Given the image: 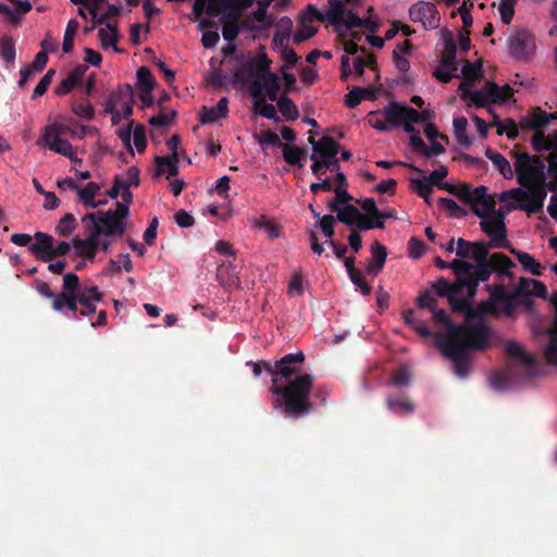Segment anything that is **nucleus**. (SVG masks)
Returning a JSON list of instances; mask_svg holds the SVG:
<instances>
[{"label": "nucleus", "mask_w": 557, "mask_h": 557, "mask_svg": "<svg viewBox=\"0 0 557 557\" xmlns=\"http://www.w3.org/2000/svg\"><path fill=\"white\" fill-rule=\"evenodd\" d=\"M453 310L466 313V324L457 326L450 323L445 310L434 311V320L445 326V335H437L436 343L445 348H482L484 346L500 345L498 337L486 323L479 319L482 314H510L512 299L505 295L504 287H497L491 298L481 302L473 309L468 300H450Z\"/></svg>", "instance_id": "obj_1"}, {"label": "nucleus", "mask_w": 557, "mask_h": 557, "mask_svg": "<svg viewBox=\"0 0 557 557\" xmlns=\"http://www.w3.org/2000/svg\"><path fill=\"white\" fill-rule=\"evenodd\" d=\"M535 356L530 350H505L504 364L486 374L491 389L505 393L530 386L535 380L557 369V350H542Z\"/></svg>", "instance_id": "obj_2"}, {"label": "nucleus", "mask_w": 557, "mask_h": 557, "mask_svg": "<svg viewBox=\"0 0 557 557\" xmlns=\"http://www.w3.org/2000/svg\"><path fill=\"white\" fill-rule=\"evenodd\" d=\"M456 255L459 259L453 260L449 269L458 276L459 285H467L468 298H473L479 283L491 275L487 267L488 247L481 242L459 238L456 242Z\"/></svg>", "instance_id": "obj_3"}, {"label": "nucleus", "mask_w": 557, "mask_h": 557, "mask_svg": "<svg viewBox=\"0 0 557 557\" xmlns=\"http://www.w3.org/2000/svg\"><path fill=\"white\" fill-rule=\"evenodd\" d=\"M295 379L287 380L286 384L278 385V379H273L270 392L277 396V404L287 417H305L313 411L310 393L313 389V375L308 373L294 374Z\"/></svg>", "instance_id": "obj_4"}, {"label": "nucleus", "mask_w": 557, "mask_h": 557, "mask_svg": "<svg viewBox=\"0 0 557 557\" xmlns=\"http://www.w3.org/2000/svg\"><path fill=\"white\" fill-rule=\"evenodd\" d=\"M511 154L515 158L513 166L518 183L533 194L528 209L540 211L547 196L545 164L539 157L525 152L512 151Z\"/></svg>", "instance_id": "obj_5"}, {"label": "nucleus", "mask_w": 557, "mask_h": 557, "mask_svg": "<svg viewBox=\"0 0 557 557\" xmlns=\"http://www.w3.org/2000/svg\"><path fill=\"white\" fill-rule=\"evenodd\" d=\"M91 131V127L81 125L79 132H77L74 128L67 127L62 121L55 120L42 128L36 144L41 148L49 149L70 159L72 163H82L83 160L78 157V148L74 147L62 135L70 133L73 137L84 138Z\"/></svg>", "instance_id": "obj_6"}, {"label": "nucleus", "mask_w": 557, "mask_h": 557, "mask_svg": "<svg viewBox=\"0 0 557 557\" xmlns=\"http://www.w3.org/2000/svg\"><path fill=\"white\" fill-rule=\"evenodd\" d=\"M91 131V127L81 125L79 132H77L74 128L67 127L62 121L55 120L42 128L36 144L41 148L49 149L70 159L72 163H82L83 160L78 157V148L74 147L62 135L70 133L73 137L84 138Z\"/></svg>", "instance_id": "obj_7"}, {"label": "nucleus", "mask_w": 557, "mask_h": 557, "mask_svg": "<svg viewBox=\"0 0 557 557\" xmlns=\"http://www.w3.org/2000/svg\"><path fill=\"white\" fill-rule=\"evenodd\" d=\"M270 64L271 61L264 53L258 54L248 63L253 98L268 97L271 100L277 98L280 91L278 76L270 72Z\"/></svg>", "instance_id": "obj_8"}, {"label": "nucleus", "mask_w": 557, "mask_h": 557, "mask_svg": "<svg viewBox=\"0 0 557 557\" xmlns=\"http://www.w3.org/2000/svg\"><path fill=\"white\" fill-rule=\"evenodd\" d=\"M312 146L311 170L318 178L324 174L325 170L337 171L339 169L338 159L336 158L341 145L332 137L323 136L319 140H314L313 136L309 137Z\"/></svg>", "instance_id": "obj_9"}, {"label": "nucleus", "mask_w": 557, "mask_h": 557, "mask_svg": "<svg viewBox=\"0 0 557 557\" xmlns=\"http://www.w3.org/2000/svg\"><path fill=\"white\" fill-rule=\"evenodd\" d=\"M460 96L476 107H486L490 103H503L512 97V88L509 85L498 86L493 82H486L479 90H471V84L459 85Z\"/></svg>", "instance_id": "obj_10"}, {"label": "nucleus", "mask_w": 557, "mask_h": 557, "mask_svg": "<svg viewBox=\"0 0 557 557\" xmlns=\"http://www.w3.org/2000/svg\"><path fill=\"white\" fill-rule=\"evenodd\" d=\"M351 0H330L329 8L324 14V21L337 26L344 24L347 28L364 26L373 29L375 24L370 18H360L354 8H348Z\"/></svg>", "instance_id": "obj_11"}, {"label": "nucleus", "mask_w": 557, "mask_h": 557, "mask_svg": "<svg viewBox=\"0 0 557 557\" xmlns=\"http://www.w3.org/2000/svg\"><path fill=\"white\" fill-rule=\"evenodd\" d=\"M305 362V355L302 350L296 354L285 355L282 359L277 360L274 366L269 362H256L253 364L255 375H260L261 367L263 366L268 372L272 373L273 380L290 379L293 375L300 373V364Z\"/></svg>", "instance_id": "obj_12"}, {"label": "nucleus", "mask_w": 557, "mask_h": 557, "mask_svg": "<svg viewBox=\"0 0 557 557\" xmlns=\"http://www.w3.org/2000/svg\"><path fill=\"white\" fill-rule=\"evenodd\" d=\"M127 211L125 205H116L115 210L101 213L97 216L95 213H89L85 216L84 221L90 220L92 227L101 228V234L107 238L109 235H122L126 226Z\"/></svg>", "instance_id": "obj_13"}, {"label": "nucleus", "mask_w": 557, "mask_h": 557, "mask_svg": "<svg viewBox=\"0 0 557 557\" xmlns=\"http://www.w3.org/2000/svg\"><path fill=\"white\" fill-rule=\"evenodd\" d=\"M72 245L78 257L94 260L98 251L108 250L110 243L108 238L101 234V228L98 225L97 227H91L86 238H74Z\"/></svg>", "instance_id": "obj_14"}, {"label": "nucleus", "mask_w": 557, "mask_h": 557, "mask_svg": "<svg viewBox=\"0 0 557 557\" xmlns=\"http://www.w3.org/2000/svg\"><path fill=\"white\" fill-rule=\"evenodd\" d=\"M385 116L392 127L403 126L407 133H413V124L419 122L420 112L410 107L392 102L385 107Z\"/></svg>", "instance_id": "obj_15"}, {"label": "nucleus", "mask_w": 557, "mask_h": 557, "mask_svg": "<svg viewBox=\"0 0 557 557\" xmlns=\"http://www.w3.org/2000/svg\"><path fill=\"white\" fill-rule=\"evenodd\" d=\"M536 50L532 34L525 29L515 32L508 39L509 54L519 61L530 60Z\"/></svg>", "instance_id": "obj_16"}, {"label": "nucleus", "mask_w": 557, "mask_h": 557, "mask_svg": "<svg viewBox=\"0 0 557 557\" xmlns=\"http://www.w3.org/2000/svg\"><path fill=\"white\" fill-rule=\"evenodd\" d=\"M505 215L502 211H496L481 219V230L491 238V247H506V225Z\"/></svg>", "instance_id": "obj_17"}, {"label": "nucleus", "mask_w": 557, "mask_h": 557, "mask_svg": "<svg viewBox=\"0 0 557 557\" xmlns=\"http://www.w3.org/2000/svg\"><path fill=\"white\" fill-rule=\"evenodd\" d=\"M324 22V14L312 5H309L301 16L297 32L294 35V42L300 44L311 38L317 32V23Z\"/></svg>", "instance_id": "obj_18"}, {"label": "nucleus", "mask_w": 557, "mask_h": 557, "mask_svg": "<svg viewBox=\"0 0 557 557\" xmlns=\"http://www.w3.org/2000/svg\"><path fill=\"white\" fill-rule=\"evenodd\" d=\"M446 361L453 366L458 377L466 379L472 370L473 352L476 350H440Z\"/></svg>", "instance_id": "obj_19"}, {"label": "nucleus", "mask_w": 557, "mask_h": 557, "mask_svg": "<svg viewBox=\"0 0 557 557\" xmlns=\"http://www.w3.org/2000/svg\"><path fill=\"white\" fill-rule=\"evenodd\" d=\"M409 16L412 22H419L426 28H436L440 23V14L431 2L419 1L410 7Z\"/></svg>", "instance_id": "obj_20"}, {"label": "nucleus", "mask_w": 557, "mask_h": 557, "mask_svg": "<svg viewBox=\"0 0 557 557\" xmlns=\"http://www.w3.org/2000/svg\"><path fill=\"white\" fill-rule=\"evenodd\" d=\"M473 198L470 201L472 211L480 218L487 216L495 211L496 201L487 195V188L485 186H479L473 189Z\"/></svg>", "instance_id": "obj_21"}, {"label": "nucleus", "mask_w": 557, "mask_h": 557, "mask_svg": "<svg viewBox=\"0 0 557 557\" xmlns=\"http://www.w3.org/2000/svg\"><path fill=\"white\" fill-rule=\"evenodd\" d=\"M102 294L96 285H84L78 290V301L82 306L81 314L90 315L97 312V304L102 300Z\"/></svg>", "instance_id": "obj_22"}, {"label": "nucleus", "mask_w": 557, "mask_h": 557, "mask_svg": "<svg viewBox=\"0 0 557 557\" xmlns=\"http://www.w3.org/2000/svg\"><path fill=\"white\" fill-rule=\"evenodd\" d=\"M133 125V121H129L126 129H119L117 134L122 139L123 144L131 149V140L133 139L134 146L136 147L138 152H143L146 149L147 140L145 129L141 125H136L134 127L133 133L131 132V127Z\"/></svg>", "instance_id": "obj_23"}, {"label": "nucleus", "mask_w": 557, "mask_h": 557, "mask_svg": "<svg viewBox=\"0 0 557 557\" xmlns=\"http://www.w3.org/2000/svg\"><path fill=\"white\" fill-rule=\"evenodd\" d=\"M216 278L227 290L242 289L238 272L232 263H222L216 271Z\"/></svg>", "instance_id": "obj_24"}, {"label": "nucleus", "mask_w": 557, "mask_h": 557, "mask_svg": "<svg viewBox=\"0 0 557 557\" xmlns=\"http://www.w3.org/2000/svg\"><path fill=\"white\" fill-rule=\"evenodd\" d=\"M52 236L37 232L35 234V243L29 247V250L40 260L50 261L52 260Z\"/></svg>", "instance_id": "obj_25"}, {"label": "nucleus", "mask_w": 557, "mask_h": 557, "mask_svg": "<svg viewBox=\"0 0 557 557\" xmlns=\"http://www.w3.org/2000/svg\"><path fill=\"white\" fill-rule=\"evenodd\" d=\"M228 113V100L227 98H222L215 106L213 107H202L200 112V121L202 124L215 123L220 120H223L227 116Z\"/></svg>", "instance_id": "obj_26"}, {"label": "nucleus", "mask_w": 557, "mask_h": 557, "mask_svg": "<svg viewBox=\"0 0 557 557\" xmlns=\"http://www.w3.org/2000/svg\"><path fill=\"white\" fill-rule=\"evenodd\" d=\"M552 119H555V116L548 115L546 112L542 111L540 108H536L520 120L519 126L522 129H536L537 131V128L547 125Z\"/></svg>", "instance_id": "obj_27"}, {"label": "nucleus", "mask_w": 557, "mask_h": 557, "mask_svg": "<svg viewBox=\"0 0 557 557\" xmlns=\"http://www.w3.org/2000/svg\"><path fill=\"white\" fill-rule=\"evenodd\" d=\"M532 191L528 190V189H522V188H512V189H509V190H506L504 193L500 194L499 196V200L500 201H507L509 199H512V200H516L519 205H518V208L528 212V213H535L536 211H530L528 206L531 203L532 201Z\"/></svg>", "instance_id": "obj_28"}, {"label": "nucleus", "mask_w": 557, "mask_h": 557, "mask_svg": "<svg viewBox=\"0 0 557 557\" xmlns=\"http://www.w3.org/2000/svg\"><path fill=\"white\" fill-rule=\"evenodd\" d=\"M87 67L79 65L72 70L67 76L62 79L58 86L55 87L54 91L57 95H66L69 94L76 85L77 83L83 78Z\"/></svg>", "instance_id": "obj_29"}, {"label": "nucleus", "mask_w": 557, "mask_h": 557, "mask_svg": "<svg viewBox=\"0 0 557 557\" xmlns=\"http://www.w3.org/2000/svg\"><path fill=\"white\" fill-rule=\"evenodd\" d=\"M101 186L95 182L88 183L86 186H78L77 196L78 200L89 208H97L101 202H96L95 198L100 193Z\"/></svg>", "instance_id": "obj_30"}, {"label": "nucleus", "mask_w": 557, "mask_h": 557, "mask_svg": "<svg viewBox=\"0 0 557 557\" xmlns=\"http://www.w3.org/2000/svg\"><path fill=\"white\" fill-rule=\"evenodd\" d=\"M252 226L263 230L270 239L280 237L282 233V226L274 219H270L265 215L253 218Z\"/></svg>", "instance_id": "obj_31"}, {"label": "nucleus", "mask_w": 557, "mask_h": 557, "mask_svg": "<svg viewBox=\"0 0 557 557\" xmlns=\"http://www.w3.org/2000/svg\"><path fill=\"white\" fill-rule=\"evenodd\" d=\"M371 255L373 261L368 264L367 272L376 275L385 263L387 252L383 245L379 242H374L371 247Z\"/></svg>", "instance_id": "obj_32"}, {"label": "nucleus", "mask_w": 557, "mask_h": 557, "mask_svg": "<svg viewBox=\"0 0 557 557\" xmlns=\"http://www.w3.org/2000/svg\"><path fill=\"white\" fill-rule=\"evenodd\" d=\"M412 375V367L409 363L399 364L391 372V383L396 387L409 386Z\"/></svg>", "instance_id": "obj_33"}, {"label": "nucleus", "mask_w": 557, "mask_h": 557, "mask_svg": "<svg viewBox=\"0 0 557 557\" xmlns=\"http://www.w3.org/2000/svg\"><path fill=\"white\" fill-rule=\"evenodd\" d=\"M432 287L438 296H448L450 300L455 299L457 295L462 294L465 289L467 290V285H459L458 280L456 281L455 284L450 285L447 281L442 278L436 281Z\"/></svg>", "instance_id": "obj_34"}, {"label": "nucleus", "mask_w": 557, "mask_h": 557, "mask_svg": "<svg viewBox=\"0 0 557 557\" xmlns=\"http://www.w3.org/2000/svg\"><path fill=\"white\" fill-rule=\"evenodd\" d=\"M485 156L493 162L506 180H511L513 177L515 170H512L509 161L502 153L487 149L485 151Z\"/></svg>", "instance_id": "obj_35"}, {"label": "nucleus", "mask_w": 557, "mask_h": 557, "mask_svg": "<svg viewBox=\"0 0 557 557\" xmlns=\"http://www.w3.org/2000/svg\"><path fill=\"white\" fill-rule=\"evenodd\" d=\"M375 95L371 88L355 87L345 96V103L349 108L357 107L363 99H374Z\"/></svg>", "instance_id": "obj_36"}, {"label": "nucleus", "mask_w": 557, "mask_h": 557, "mask_svg": "<svg viewBox=\"0 0 557 557\" xmlns=\"http://www.w3.org/2000/svg\"><path fill=\"white\" fill-rule=\"evenodd\" d=\"M333 210L337 212V219L348 226H356L361 218V212L354 206L347 205L343 208L333 206Z\"/></svg>", "instance_id": "obj_37"}, {"label": "nucleus", "mask_w": 557, "mask_h": 557, "mask_svg": "<svg viewBox=\"0 0 557 557\" xmlns=\"http://www.w3.org/2000/svg\"><path fill=\"white\" fill-rule=\"evenodd\" d=\"M157 175H166L168 178L178 173L177 161L169 157H157L156 160Z\"/></svg>", "instance_id": "obj_38"}, {"label": "nucleus", "mask_w": 557, "mask_h": 557, "mask_svg": "<svg viewBox=\"0 0 557 557\" xmlns=\"http://www.w3.org/2000/svg\"><path fill=\"white\" fill-rule=\"evenodd\" d=\"M98 34L102 47H113L116 50V44L119 40L116 26L108 23L106 27L99 28Z\"/></svg>", "instance_id": "obj_39"}, {"label": "nucleus", "mask_w": 557, "mask_h": 557, "mask_svg": "<svg viewBox=\"0 0 557 557\" xmlns=\"http://www.w3.org/2000/svg\"><path fill=\"white\" fill-rule=\"evenodd\" d=\"M487 264L491 272L495 270L503 274L508 273V269L513 265L512 261L500 252L492 255L490 260H487Z\"/></svg>", "instance_id": "obj_40"}, {"label": "nucleus", "mask_w": 557, "mask_h": 557, "mask_svg": "<svg viewBox=\"0 0 557 557\" xmlns=\"http://www.w3.org/2000/svg\"><path fill=\"white\" fill-rule=\"evenodd\" d=\"M277 108L286 120L295 121L298 119V109L290 98L286 96L281 97L277 100Z\"/></svg>", "instance_id": "obj_41"}, {"label": "nucleus", "mask_w": 557, "mask_h": 557, "mask_svg": "<svg viewBox=\"0 0 557 557\" xmlns=\"http://www.w3.org/2000/svg\"><path fill=\"white\" fill-rule=\"evenodd\" d=\"M386 407L387 409L396 412V413H412L414 410V406L406 398H386Z\"/></svg>", "instance_id": "obj_42"}, {"label": "nucleus", "mask_w": 557, "mask_h": 557, "mask_svg": "<svg viewBox=\"0 0 557 557\" xmlns=\"http://www.w3.org/2000/svg\"><path fill=\"white\" fill-rule=\"evenodd\" d=\"M410 185H411V188L419 196H421L425 200L426 203H429V205L431 203L430 196H431L433 188H432V184L430 183V180H428V177L410 178Z\"/></svg>", "instance_id": "obj_43"}, {"label": "nucleus", "mask_w": 557, "mask_h": 557, "mask_svg": "<svg viewBox=\"0 0 557 557\" xmlns=\"http://www.w3.org/2000/svg\"><path fill=\"white\" fill-rule=\"evenodd\" d=\"M251 20V27L257 29L268 28L273 23L272 17L268 15L264 7H258V9L252 12Z\"/></svg>", "instance_id": "obj_44"}, {"label": "nucleus", "mask_w": 557, "mask_h": 557, "mask_svg": "<svg viewBox=\"0 0 557 557\" xmlns=\"http://www.w3.org/2000/svg\"><path fill=\"white\" fill-rule=\"evenodd\" d=\"M454 134L459 145L468 146L470 145V139L467 136V127L468 121L466 117H457L454 120Z\"/></svg>", "instance_id": "obj_45"}, {"label": "nucleus", "mask_w": 557, "mask_h": 557, "mask_svg": "<svg viewBox=\"0 0 557 557\" xmlns=\"http://www.w3.org/2000/svg\"><path fill=\"white\" fill-rule=\"evenodd\" d=\"M139 88L143 92L149 94L154 87V78L148 67L141 66L137 71Z\"/></svg>", "instance_id": "obj_46"}, {"label": "nucleus", "mask_w": 557, "mask_h": 557, "mask_svg": "<svg viewBox=\"0 0 557 557\" xmlns=\"http://www.w3.org/2000/svg\"><path fill=\"white\" fill-rule=\"evenodd\" d=\"M463 82L471 84V89L473 88L474 82L481 77L482 75V65L480 63H470L467 62L461 70Z\"/></svg>", "instance_id": "obj_47"}, {"label": "nucleus", "mask_w": 557, "mask_h": 557, "mask_svg": "<svg viewBox=\"0 0 557 557\" xmlns=\"http://www.w3.org/2000/svg\"><path fill=\"white\" fill-rule=\"evenodd\" d=\"M404 321L408 325H410L419 335L421 336H429L430 332L424 324V322L417 319L416 313L413 310H407L404 312Z\"/></svg>", "instance_id": "obj_48"}, {"label": "nucleus", "mask_w": 557, "mask_h": 557, "mask_svg": "<svg viewBox=\"0 0 557 557\" xmlns=\"http://www.w3.org/2000/svg\"><path fill=\"white\" fill-rule=\"evenodd\" d=\"M356 226L360 231H367L371 228H383L384 222L382 221V216L374 218V215L372 214L361 213V218L358 220Z\"/></svg>", "instance_id": "obj_49"}, {"label": "nucleus", "mask_w": 557, "mask_h": 557, "mask_svg": "<svg viewBox=\"0 0 557 557\" xmlns=\"http://www.w3.org/2000/svg\"><path fill=\"white\" fill-rule=\"evenodd\" d=\"M494 125L497 128V135L506 134L509 139H515L519 134L518 125L511 119L496 121L494 122Z\"/></svg>", "instance_id": "obj_50"}, {"label": "nucleus", "mask_w": 557, "mask_h": 557, "mask_svg": "<svg viewBox=\"0 0 557 557\" xmlns=\"http://www.w3.org/2000/svg\"><path fill=\"white\" fill-rule=\"evenodd\" d=\"M113 102L119 103L121 113L123 114V116L125 119L128 120L133 112L132 104H133L134 100H133L132 94L131 92H121L115 96V98L113 99Z\"/></svg>", "instance_id": "obj_51"}, {"label": "nucleus", "mask_w": 557, "mask_h": 557, "mask_svg": "<svg viewBox=\"0 0 557 557\" xmlns=\"http://www.w3.org/2000/svg\"><path fill=\"white\" fill-rule=\"evenodd\" d=\"M369 124L381 132L388 131L392 128L389 122L385 116V108L379 112H371L368 117Z\"/></svg>", "instance_id": "obj_52"}, {"label": "nucleus", "mask_w": 557, "mask_h": 557, "mask_svg": "<svg viewBox=\"0 0 557 557\" xmlns=\"http://www.w3.org/2000/svg\"><path fill=\"white\" fill-rule=\"evenodd\" d=\"M79 280L78 276L74 273H67L63 276V285H62V294L70 295H78Z\"/></svg>", "instance_id": "obj_53"}, {"label": "nucleus", "mask_w": 557, "mask_h": 557, "mask_svg": "<svg viewBox=\"0 0 557 557\" xmlns=\"http://www.w3.org/2000/svg\"><path fill=\"white\" fill-rule=\"evenodd\" d=\"M255 101V111L267 117V119H273L277 120L276 109L271 103H265L264 98H256Z\"/></svg>", "instance_id": "obj_54"}, {"label": "nucleus", "mask_w": 557, "mask_h": 557, "mask_svg": "<svg viewBox=\"0 0 557 557\" xmlns=\"http://www.w3.org/2000/svg\"><path fill=\"white\" fill-rule=\"evenodd\" d=\"M516 255L525 270H529L534 275L541 274V265L532 256L527 252H517Z\"/></svg>", "instance_id": "obj_55"}, {"label": "nucleus", "mask_w": 557, "mask_h": 557, "mask_svg": "<svg viewBox=\"0 0 557 557\" xmlns=\"http://www.w3.org/2000/svg\"><path fill=\"white\" fill-rule=\"evenodd\" d=\"M440 205L450 216L461 218L466 215V211L454 199L441 198Z\"/></svg>", "instance_id": "obj_56"}, {"label": "nucleus", "mask_w": 557, "mask_h": 557, "mask_svg": "<svg viewBox=\"0 0 557 557\" xmlns=\"http://www.w3.org/2000/svg\"><path fill=\"white\" fill-rule=\"evenodd\" d=\"M0 52L7 62L12 63L15 60V42L13 38L5 37L1 39Z\"/></svg>", "instance_id": "obj_57"}, {"label": "nucleus", "mask_w": 557, "mask_h": 557, "mask_svg": "<svg viewBox=\"0 0 557 557\" xmlns=\"http://www.w3.org/2000/svg\"><path fill=\"white\" fill-rule=\"evenodd\" d=\"M283 157L289 164H298L304 156V151L296 146L283 145Z\"/></svg>", "instance_id": "obj_58"}, {"label": "nucleus", "mask_w": 557, "mask_h": 557, "mask_svg": "<svg viewBox=\"0 0 557 557\" xmlns=\"http://www.w3.org/2000/svg\"><path fill=\"white\" fill-rule=\"evenodd\" d=\"M176 112L171 110L166 112H160L158 115L152 116L149 123L153 127L169 126L174 121Z\"/></svg>", "instance_id": "obj_59"}, {"label": "nucleus", "mask_w": 557, "mask_h": 557, "mask_svg": "<svg viewBox=\"0 0 557 557\" xmlns=\"http://www.w3.org/2000/svg\"><path fill=\"white\" fill-rule=\"evenodd\" d=\"M76 226V221L72 214H65L59 222L57 226V232L61 236H67L70 235Z\"/></svg>", "instance_id": "obj_60"}, {"label": "nucleus", "mask_w": 557, "mask_h": 557, "mask_svg": "<svg viewBox=\"0 0 557 557\" xmlns=\"http://www.w3.org/2000/svg\"><path fill=\"white\" fill-rule=\"evenodd\" d=\"M72 111L79 117L85 120H92L95 116V110L90 102L85 101L81 103H74Z\"/></svg>", "instance_id": "obj_61"}, {"label": "nucleus", "mask_w": 557, "mask_h": 557, "mask_svg": "<svg viewBox=\"0 0 557 557\" xmlns=\"http://www.w3.org/2000/svg\"><path fill=\"white\" fill-rule=\"evenodd\" d=\"M531 141L534 150L549 151V137L548 135H545L542 131H535Z\"/></svg>", "instance_id": "obj_62"}, {"label": "nucleus", "mask_w": 557, "mask_h": 557, "mask_svg": "<svg viewBox=\"0 0 557 557\" xmlns=\"http://www.w3.org/2000/svg\"><path fill=\"white\" fill-rule=\"evenodd\" d=\"M222 32H223V36L226 40L235 39L238 34L237 16H234L232 20L226 18L223 22Z\"/></svg>", "instance_id": "obj_63"}, {"label": "nucleus", "mask_w": 557, "mask_h": 557, "mask_svg": "<svg viewBox=\"0 0 557 557\" xmlns=\"http://www.w3.org/2000/svg\"><path fill=\"white\" fill-rule=\"evenodd\" d=\"M556 157L557 156L555 153H549V156L547 157L548 171L553 175V180L546 185V188L548 187V189L550 190H557V161L555 160Z\"/></svg>", "instance_id": "obj_64"}]
</instances>
